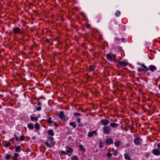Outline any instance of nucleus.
<instances>
[{"instance_id": "f257e3e1", "label": "nucleus", "mask_w": 160, "mask_h": 160, "mask_svg": "<svg viewBox=\"0 0 160 160\" xmlns=\"http://www.w3.org/2000/svg\"><path fill=\"white\" fill-rule=\"evenodd\" d=\"M48 141L50 142L49 143L48 142L46 141L44 142L45 145L48 148H50L52 146H53L54 144V142L53 141V138L52 137H48Z\"/></svg>"}, {"instance_id": "f03ea898", "label": "nucleus", "mask_w": 160, "mask_h": 160, "mask_svg": "<svg viewBox=\"0 0 160 160\" xmlns=\"http://www.w3.org/2000/svg\"><path fill=\"white\" fill-rule=\"evenodd\" d=\"M102 130L104 134H107L111 132V129L109 126H107L103 127Z\"/></svg>"}, {"instance_id": "7ed1b4c3", "label": "nucleus", "mask_w": 160, "mask_h": 160, "mask_svg": "<svg viewBox=\"0 0 160 160\" xmlns=\"http://www.w3.org/2000/svg\"><path fill=\"white\" fill-rule=\"evenodd\" d=\"M134 144L137 145H139L140 144L142 141V139L139 137H136L133 140Z\"/></svg>"}, {"instance_id": "20e7f679", "label": "nucleus", "mask_w": 160, "mask_h": 160, "mask_svg": "<svg viewBox=\"0 0 160 160\" xmlns=\"http://www.w3.org/2000/svg\"><path fill=\"white\" fill-rule=\"evenodd\" d=\"M152 152V153L155 156H158L160 155V150L158 148L153 149Z\"/></svg>"}, {"instance_id": "39448f33", "label": "nucleus", "mask_w": 160, "mask_h": 160, "mask_svg": "<svg viewBox=\"0 0 160 160\" xmlns=\"http://www.w3.org/2000/svg\"><path fill=\"white\" fill-rule=\"evenodd\" d=\"M13 31L14 34H18L20 32H22L20 29L19 28L17 27H15L13 29Z\"/></svg>"}, {"instance_id": "423d86ee", "label": "nucleus", "mask_w": 160, "mask_h": 160, "mask_svg": "<svg viewBox=\"0 0 160 160\" xmlns=\"http://www.w3.org/2000/svg\"><path fill=\"white\" fill-rule=\"evenodd\" d=\"M102 124L104 126H107L109 123V121L106 119H103L101 120Z\"/></svg>"}, {"instance_id": "0eeeda50", "label": "nucleus", "mask_w": 160, "mask_h": 160, "mask_svg": "<svg viewBox=\"0 0 160 160\" xmlns=\"http://www.w3.org/2000/svg\"><path fill=\"white\" fill-rule=\"evenodd\" d=\"M58 116L62 120H64V121L66 120L64 118L65 116L64 114V113L62 111L59 112Z\"/></svg>"}, {"instance_id": "6e6552de", "label": "nucleus", "mask_w": 160, "mask_h": 160, "mask_svg": "<svg viewBox=\"0 0 160 160\" xmlns=\"http://www.w3.org/2000/svg\"><path fill=\"white\" fill-rule=\"evenodd\" d=\"M149 70L152 72H154L156 70V67L153 65H151L148 66Z\"/></svg>"}, {"instance_id": "1a4fd4ad", "label": "nucleus", "mask_w": 160, "mask_h": 160, "mask_svg": "<svg viewBox=\"0 0 160 160\" xmlns=\"http://www.w3.org/2000/svg\"><path fill=\"white\" fill-rule=\"evenodd\" d=\"M105 143L107 145H110L113 143V140L112 139H107L105 141Z\"/></svg>"}, {"instance_id": "9d476101", "label": "nucleus", "mask_w": 160, "mask_h": 160, "mask_svg": "<svg viewBox=\"0 0 160 160\" xmlns=\"http://www.w3.org/2000/svg\"><path fill=\"white\" fill-rule=\"evenodd\" d=\"M66 150L67 153H72L73 151L72 149L68 146H67L66 147Z\"/></svg>"}, {"instance_id": "9b49d317", "label": "nucleus", "mask_w": 160, "mask_h": 160, "mask_svg": "<svg viewBox=\"0 0 160 160\" xmlns=\"http://www.w3.org/2000/svg\"><path fill=\"white\" fill-rule=\"evenodd\" d=\"M97 132L96 131H92L91 132H89L88 133V136L89 137H91L92 136L93 134H96Z\"/></svg>"}, {"instance_id": "f8f14e48", "label": "nucleus", "mask_w": 160, "mask_h": 160, "mask_svg": "<svg viewBox=\"0 0 160 160\" xmlns=\"http://www.w3.org/2000/svg\"><path fill=\"white\" fill-rule=\"evenodd\" d=\"M27 127L29 130H33L34 129L33 124L31 123H29L27 125Z\"/></svg>"}, {"instance_id": "ddd939ff", "label": "nucleus", "mask_w": 160, "mask_h": 160, "mask_svg": "<svg viewBox=\"0 0 160 160\" xmlns=\"http://www.w3.org/2000/svg\"><path fill=\"white\" fill-rule=\"evenodd\" d=\"M110 126L113 128H117L118 126V124L115 123L111 122L110 124Z\"/></svg>"}, {"instance_id": "4468645a", "label": "nucleus", "mask_w": 160, "mask_h": 160, "mask_svg": "<svg viewBox=\"0 0 160 160\" xmlns=\"http://www.w3.org/2000/svg\"><path fill=\"white\" fill-rule=\"evenodd\" d=\"M88 68L89 72H91L95 70V68H94L93 66L91 65H89L88 67Z\"/></svg>"}, {"instance_id": "2eb2a0df", "label": "nucleus", "mask_w": 160, "mask_h": 160, "mask_svg": "<svg viewBox=\"0 0 160 160\" xmlns=\"http://www.w3.org/2000/svg\"><path fill=\"white\" fill-rule=\"evenodd\" d=\"M21 147L20 146H17L15 148V151L17 152H20L21 150Z\"/></svg>"}, {"instance_id": "dca6fc26", "label": "nucleus", "mask_w": 160, "mask_h": 160, "mask_svg": "<svg viewBox=\"0 0 160 160\" xmlns=\"http://www.w3.org/2000/svg\"><path fill=\"white\" fill-rule=\"evenodd\" d=\"M48 133L49 135L51 136H53L54 135V133L52 130H48Z\"/></svg>"}, {"instance_id": "f3484780", "label": "nucleus", "mask_w": 160, "mask_h": 160, "mask_svg": "<svg viewBox=\"0 0 160 160\" xmlns=\"http://www.w3.org/2000/svg\"><path fill=\"white\" fill-rule=\"evenodd\" d=\"M119 63L121 66L123 67L126 66L127 65V63L124 61L119 62Z\"/></svg>"}, {"instance_id": "a211bd4d", "label": "nucleus", "mask_w": 160, "mask_h": 160, "mask_svg": "<svg viewBox=\"0 0 160 160\" xmlns=\"http://www.w3.org/2000/svg\"><path fill=\"white\" fill-rule=\"evenodd\" d=\"M107 58L109 60H111L112 58L110 53H108L107 54Z\"/></svg>"}, {"instance_id": "6ab92c4d", "label": "nucleus", "mask_w": 160, "mask_h": 160, "mask_svg": "<svg viewBox=\"0 0 160 160\" xmlns=\"http://www.w3.org/2000/svg\"><path fill=\"white\" fill-rule=\"evenodd\" d=\"M70 125L72 126L74 128H76L77 126L76 123L74 122H70Z\"/></svg>"}, {"instance_id": "aec40b11", "label": "nucleus", "mask_w": 160, "mask_h": 160, "mask_svg": "<svg viewBox=\"0 0 160 160\" xmlns=\"http://www.w3.org/2000/svg\"><path fill=\"white\" fill-rule=\"evenodd\" d=\"M79 149L83 152H84L85 151V148L83 146L80 144L79 145Z\"/></svg>"}, {"instance_id": "412c9836", "label": "nucleus", "mask_w": 160, "mask_h": 160, "mask_svg": "<svg viewBox=\"0 0 160 160\" xmlns=\"http://www.w3.org/2000/svg\"><path fill=\"white\" fill-rule=\"evenodd\" d=\"M120 142L119 141H117L115 142V145L117 147H118L120 144Z\"/></svg>"}, {"instance_id": "4be33fe9", "label": "nucleus", "mask_w": 160, "mask_h": 160, "mask_svg": "<svg viewBox=\"0 0 160 160\" xmlns=\"http://www.w3.org/2000/svg\"><path fill=\"white\" fill-rule=\"evenodd\" d=\"M35 128L37 130H39L40 128L39 124L37 122L35 123Z\"/></svg>"}, {"instance_id": "5701e85b", "label": "nucleus", "mask_w": 160, "mask_h": 160, "mask_svg": "<svg viewBox=\"0 0 160 160\" xmlns=\"http://www.w3.org/2000/svg\"><path fill=\"white\" fill-rule=\"evenodd\" d=\"M142 66V67L143 68V69H144V71H147L149 69L144 64H140Z\"/></svg>"}, {"instance_id": "b1692460", "label": "nucleus", "mask_w": 160, "mask_h": 160, "mask_svg": "<svg viewBox=\"0 0 160 160\" xmlns=\"http://www.w3.org/2000/svg\"><path fill=\"white\" fill-rule=\"evenodd\" d=\"M124 156L125 159L128 160L130 158L129 155L127 153L124 154Z\"/></svg>"}, {"instance_id": "393cba45", "label": "nucleus", "mask_w": 160, "mask_h": 160, "mask_svg": "<svg viewBox=\"0 0 160 160\" xmlns=\"http://www.w3.org/2000/svg\"><path fill=\"white\" fill-rule=\"evenodd\" d=\"M19 154L18 153H14L13 156L14 158L16 160H18L17 159V158Z\"/></svg>"}, {"instance_id": "a878e982", "label": "nucleus", "mask_w": 160, "mask_h": 160, "mask_svg": "<svg viewBox=\"0 0 160 160\" xmlns=\"http://www.w3.org/2000/svg\"><path fill=\"white\" fill-rule=\"evenodd\" d=\"M78 158L76 155H74L71 158V160H78Z\"/></svg>"}, {"instance_id": "bb28decb", "label": "nucleus", "mask_w": 160, "mask_h": 160, "mask_svg": "<svg viewBox=\"0 0 160 160\" xmlns=\"http://www.w3.org/2000/svg\"><path fill=\"white\" fill-rule=\"evenodd\" d=\"M25 139V136L24 135H21L19 138V140L22 141Z\"/></svg>"}, {"instance_id": "cd10ccee", "label": "nucleus", "mask_w": 160, "mask_h": 160, "mask_svg": "<svg viewBox=\"0 0 160 160\" xmlns=\"http://www.w3.org/2000/svg\"><path fill=\"white\" fill-rule=\"evenodd\" d=\"M121 12H120L119 11H117L115 14V16L116 17H119L120 15Z\"/></svg>"}, {"instance_id": "c85d7f7f", "label": "nucleus", "mask_w": 160, "mask_h": 160, "mask_svg": "<svg viewBox=\"0 0 160 160\" xmlns=\"http://www.w3.org/2000/svg\"><path fill=\"white\" fill-rule=\"evenodd\" d=\"M144 69L141 67H139L138 68V71L139 72H142L144 71Z\"/></svg>"}, {"instance_id": "c756f323", "label": "nucleus", "mask_w": 160, "mask_h": 160, "mask_svg": "<svg viewBox=\"0 0 160 160\" xmlns=\"http://www.w3.org/2000/svg\"><path fill=\"white\" fill-rule=\"evenodd\" d=\"M52 118L51 117H49L48 119V122L49 123H51L53 122V121L51 120Z\"/></svg>"}, {"instance_id": "7c9ffc66", "label": "nucleus", "mask_w": 160, "mask_h": 160, "mask_svg": "<svg viewBox=\"0 0 160 160\" xmlns=\"http://www.w3.org/2000/svg\"><path fill=\"white\" fill-rule=\"evenodd\" d=\"M118 151H117L116 150H115V151H114V152H113V155L114 156H117L118 155Z\"/></svg>"}, {"instance_id": "2f4dec72", "label": "nucleus", "mask_w": 160, "mask_h": 160, "mask_svg": "<svg viewBox=\"0 0 160 160\" xmlns=\"http://www.w3.org/2000/svg\"><path fill=\"white\" fill-rule=\"evenodd\" d=\"M11 143L10 142H6L5 144L4 145L6 148L8 147L9 145H10Z\"/></svg>"}, {"instance_id": "473e14b6", "label": "nucleus", "mask_w": 160, "mask_h": 160, "mask_svg": "<svg viewBox=\"0 0 160 160\" xmlns=\"http://www.w3.org/2000/svg\"><path fill=\"white\" fill-rule=\"evenodd\" d=\"M39 99H37V100L38 101V102L37 104V105L38 106L41 105H42V103L40 102H39Z\"/></svg>"}, {"instance_id": "72a5a7b5", "label": "nucleus", "mask_w": 160, "mask_h": 160, "mask_svg": "<svg viewBox=\"0 0 160 160\" xmlns=\"http://www.w3.org/2000/svg\"><path fill=\"white\" fill-rule=\"evenodd\" d=\"M11 156L9 155H7L5 157V159L7 160H8L10 159Z\"/></svg>"}, {"instance_id": "f704fd0d", "label": "nucleus", "mask_w": 160, "mask_h": 160, "mask_svg": "<svg viewBox=\"0 0 160 160\" xmlns=\"http://www.w3.org/2000/svg\"><path fill=\"white\" fill-rule=\"evenodd\" d=\"M112 59L113 61H115V60L116 57V55L115 54H114L113 55H112Z\"/></svg>"}, {"instance_id": "c9c22d12", "label": "nucleus", "mask_w": 160, "mask_h": 160, "mask_svg": "<svg viewBox=\"0 0 160 160\" xmlns=\"http://www.w3.org/2000/svg\"><path fill=\"white\" fill-rule=\"evenodd\" d=\"M36 110L37 111H40L41 110L42 108L41 106H39V107H36Z\"/></svg>"}, {"instance_id": "e433bc0d", "label": "nucleus", "mask_w": 160, "mask_h": 160, "mask_svg": "<svg viewBox=\"0 0 160 160\" xmlns=\"http://www.w3.org/2000/svg\"><path fill=\"white\" fill-rule=\"evenodd\" d=\"M61 153L62 154L66 155L67 154V153L66 151H62L61 152Z\"/></svg>"}, {"instance_id": "4c0bfd02", "label": "nucleus", "mask_w": 160, "mask_h": 160, "mask_svg": "<svg viewBox=\"0 0 160 160\" xmlns=\"http://www.w3.org/2000/svg\"><path fill=\"white\" fill-rule=\"evenodd\" d=\"M157 146L158 149L160 150V142L157 144Z\"/></svg>"}, {"instance_id": "58836bf2", "label": "nucleus", "mask_w": 160, "mask_h": 160, "mask_svg": "<svg viewBox=\"0 0 160 160\" xmlns=\"http://www.w3.org/2000/svg\"><path fill=\"white\" fill-rule=\"evenodd\" d=\"M112 154L111 153L109 152L107 154V156L108 157H110L112 156Z\"/></svg>"}, {"instance_id": "ea45409f", "label": "nucleus", "mask_w": 160, "mask_h": 160, "mask_svg": "<svg viewBox=\"0 0 160 160\" xmlns=\"http://www.w3.org/2000/svg\"><path fill=\"white\" fill-rule=\"evenodd\" d=\"M73 115L75 116L79 115L81 116V114L79 113H74Z\"/></svg>"}, {"instance_id": "a19ab883", "label": "nucleus", "mask_w": 160, "mask_h": 160, "mask_svg": "<svg viewBox=\"0 0 160 160\" xmlns=\"http://www.w3.org/2000/svg\"><path fill=\"white\" fill-rule=\"evenodd\" d=\"M76 121L78 122V123H79L80 122V120L79 118H77Z\"/></svg>"}, {"instance_id": "79ce46f5", "label": "nucleus", "mask_w": 160, "mask_h": 160, "mask_svg": "<svg viewBox=\"0 0 160 160\" xmlns=\"http://www.w3.org/2000/svg\"><path fill=\"white\" fill-rule=\"evenodd\" d=\"M119 38L118 37H116L114 38V40L116 41H118L119 40Z\"/></svg>"}, {"instance_id": "37998d69", "label": "nucleus", "mask_w": 160, "mask_h": 160, "mask_svg": "<svg viewBox=\"0 0 160 160\" xmlns=\"http://www.w3.org/2000/svg\"><path fill=\"white\" fill-rule=\"evenodd\" d=\"M129 127L130 130H132L134 128V127H132L131 125H130Z\"/></svg>"}, {"instance_id": "c03bdc74", "label": "nucleus", "mask_w": 160, "mask_h": 160, "mask_svg": "<svg viewBox=\"0 0 160 160\" xmlns=\"http://www.w3.org/2000/svg\"><path fill=\"white\" fill-rule=\"evenodd\" d=\"M30 119L31 121H33L34 120V117L32 116L31 117Z\"/></svg>"}, {"instance_id": "a18cd8bd", "label": "nucleus", "mask_w": 160, "mask_h": 160, "mask_svg": "<svg viewBox=\"0 0 160 160\" xmlns=\"http://www.w3.org/2000/svg\"><path fill=\"white\" fill-rule=\"evenodd\" d=\"M15 138L16 140L17 141H18L19 140V139L18 138V137L17 136L15 137Z\"/></svg>"}, {"instance_id": "49530a36", "label": "nucleus", "mask_w": 160, "mask_h": 160, "mask_svg": "<svg viewBox=\"0 0 160 160\" xmlns=\"http://www.w3.org/2000/svg\"><path fill=\"white\" fill-rule=\"evenodd\" d=\"M97 17L98 19H101V16L100 15H98Z\"/></svg>"}, {"instance_id": "de8ad7c7", "label": "nucleus", "mask_w": 160, "mask_h": 160, "mask_svg": "<svg viewBox=\"0 0 160 160\" xmlns=\"http://www.w3.org/2000/svg\"><path fill=\"white\" fill-rule=\"evenodd\" d=\"M38 119V118L37 117H35V118H34V120L35 121H36Z\"/></svg>"}, {"instance_id": "09e8293b", "label": "nucleus", "mask_w": 160, "mask_h": 160, "mask_svg": "<svg viewBox=\"0 0 160 160\" xmlns=\"http://www.w3.org/2000/svg\"><path fill=\"white\" fill-rule=\"evenodd\" d=\"M46 42H50V40L49 39H47L46 40Z\"/></svg>"}, {"instance_id": "8fccbe9b", "label": "nucleus", "mask_w": 160, "mask_h": 160, "mask_svg": "<svg viewBox=\"0 0 160 160\" xmlns=\"http://www.w3.org/2000/svg\"><path fill=\"white\" fill-rule=\"evenodd\" d=\"M122 40L123 41V39H124V38H122Z\"/></svg>"}, {"instance_id": "3c124183", "label": "nucleus", "mask_w": 160, "mask_h": 160, "mask_svg": "<svg viewBox=\"0 0 160 160\" xmlns=\"http://www.w3.org/2000/svg\"><path fill=\"white\" fill-rule=\"evenodd\" d=\"M55 126L57 127V126H58V125L57 124H55Z\"/></svg>"}, {"instance_id": "603ef678", "label": "nucleus", "mask_w": 160, "mask_h": 160, "mask_svg": "<svg viewBox=\"0 0 160 160\" xmlns=\"http://www.w3.org/2000/svg\"><path fill=\"white\" fill-rule=\"evenodd\" d=\"M132 126H133V123H132Z\"/></svg>"}, {"instance_id": "864d4df0", "label": "nucleus", "mask_w": 160, "mask_h": 160, "mask_svg": "<svg viewBox=\"0 0 160 160\" xmlns=\"http://www.w3.org/2000/svg\"><path fill=\"white\" fill-rule=\"evenodd\" d=\"M1 108V106H0V108Z\"/></svg>"}, {"instance_id": "5fc2aeb1", "label": "nucleus", "mask_w": 160, "mask_h": 160, "mask_svg": "<svg viewBox=\"0 0 160 160\" xmlns=\"http://www.w3.org/2000/svg\"><path fill=\"white\" fill-rule=\"evenodd\" d=\"M128 160H131V158L129 159Z\"/></svg>"}, {"instance_id": "6e6d98bb", "label": "nucleus", "mask_w": 160, "mask_h": 160, "mask_svg": "<svg viewBox=\"0 0 160 160\" xmlns=\"http://www.w3.org/2000/svg\"><path fill=\"white\" fill-rule=\"evenodd\" d=\"M102 147V146H100V147Z\"/></svg>"}, {"instance_id": "4d7b16f0", "label": "nucleus", "mask_w": 160, "mask_h": 160, "mask_svg": "<svg viewBox=\"0 0 160 160\" xmlns=\"http://www.w3.org/2000/svg\"><path fill=\"white\" fill-rule=\"evenodd\" d=\"M102 147V146H100V147Z\"/></svg>"}, {"instance_id": "13d9d810", "label": "nucleus", "mask_w": 160, "mask_h": 160, "mask_svg": "<svg viewBox=\"0 0 160 160\" xmlns=\"http://www.w3.org/2000/svg\"><path fill=\"white\" fill-rule=\"evenodd\" d=\"M102 147V146H100V147Z\"/></svg>"}]
</instances>
